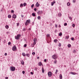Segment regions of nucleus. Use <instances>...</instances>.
I'll return each instance as SVG.
<instances>
[{
	"label": "nucleus",
	"instance_id": "f03ea898",
	"mask_svg": "<svg viewBox=\"0 0 79 79\" xmlns=\"http://www.w3.org/2000/svg\"><path fill=\"white\" fill-rule=\"evenodd\" d=\"M52 58L53 59L55 60L56 58H57V55L56 54H54L52 56Z\"/></svg>",
	"mask_w": 79,
	"mask_h": 79
},
{
	"label": "nucleus",
	"instance_id": "a18cd8bd",
	"mask_svg": "<svg viewBox=\"0 0 79 79\" xmlns=\"http://www.w3.org/2000/svg\"><path fill=\"white\" fill-rule=\"evenodd\" d=\"M11 13H13L14 12V10H11Z\"/></svg>",
	"mask_w": 79,
	"mask_h": 79
},
{
	"label": "nucleus",
	"instance_id": "cd10ccee",
	"mask_svg": "<svg viewBox=\"0 0 79 79\" xmlns=\"http://www.w3.org/2000/svg\"><path fill=\"white\" fill-rule=\"evenodd\" d=\"M26 3H23V6H26Z\"/></svg>",
	"mask_w": 79,
	"mask_h": 79
},
{
	"label": "nucleus",
	"instance_id": "5701e85b",
	"mask_svg": "<svg viewBox=\"0 0 79 79\" xmlns=\"http://www.w3.org/2000/svg\"><path fill=\"white\" fill-rule=\"evenodd\" d=\"M65 39H69V36H65Z\"/></svg>",
	"mask_w": 79,
	"mask_h": 79
},
{
	"label": "nucleus",
	"instance_id": "f3484780",
	"mask_svg": "<svg viewBox=\"0 0 79 79\" xmlns=\"http://www.w3.org/2000/svg\"><path fill=\"white\" fill-rule=\"evenodd\" d=\"M62 35V33L61 32H60L59 34V36H61V35Z\"/></svg>",
	"mask_w": 79,
	"mask_h": 79
},
{
	"label": "nucleus",
	"instance_id": "37998d69",
	"mask_svg": "<svg viewBox=\"0 0 79 79\" xmlns=\"http://www.w3.org/2000/svg\"><path fill=\"white\" fill-rule=\"evenodd\" d=\"M71 39L72 40H74V38H71Z\"/></svg>",
	"mask_w": 79,
	"mask_h": 79
},
{
	"label": "nucleus",
	"instance_id": "8fccbe9b",
	"mask_svg": "<svg viewBox=\"0 0 79 79\" xmlns=\"http://www.w3.org/2000/svg\"><path fill=\"white\" fill-rule=\"evenodd\" d=\"M17 26H19V23H17Z\"/></svg>",
	"mask_w": 79,
	"mask_h": 79
},
{
	"label": "nucleus",
	"instance_id": "f704fd0d",
	"mask_svg": "<svg viewBox=\"0 0 79 79\" xmlns=\"http://www.w3.org/2000/svg\"><path fill=\"white\" fill-rule=\"evenodd\" d=\"M35 52H33L32 53V55H35Z\"/></svg>",
	"mask_w": 79,
	"mask_h": 79
},
{
	"label": "nucleus",
	"instance_id": "a878e982",
	"mask_svg": "<svg viewBox=\"0 0 79 79\" xmlns=\"http://www.w3.org/2000/svg\"><path fill=\"white\" fill-rule=\"evenodd\" d=\"M37 18H38V19H40V17L39 16H38V17H37Z\"/></svg>",
	"mask_w": 79,
	"mask_h": 79
},
{
	"label": "nucleus",
	"instance_id": "052dcab7",
	"mask_svg": "<svg viewBox=\"0 0 79 79\" xmlns=\"http://www.w3.org/2000/svg\"><path fill=\"white\" fill-rule=\"evenodd\" d=\"M37 59H39V57H37Z\"/></svg>",
	"mask_w": 79,
	"mask_h": 79
},
{
	"label": "nucleus",
	"instance_id": "9b49d317",
	"mask_svg": "<svg viewBox=\"0 0 79 79\" xmlns=\"http://www.w3.org/2000/svg\"><path fill=\"white\" fill-rule=\"evenodd\" d=\"M5 27L6 29H8L9 28V26L7 25L5 26Z\"/></svg>",
	"mask_w": 79,
	"mask_h": 79
},
{
	"label": "nucleus",
	"instance_id": "a211bd4d",
	"mask_svg": "<svg viewBox=\"0 0 79 79\" xmlns=\"http://www.w3.org/2000/svg\"><path fill=\"white\" fill-rule=\"evenodd\" d=\"M61 16V13H59L58 14V16L60 17Z\"/></svg>",
	"mask_w": 79,
	"mask_h": 79
},
{
	"label": "nucleus",
	"instance_id": "6e6d98bb",
	"mask_svg": "<svg viewBox=\"0 0 79 79\" xmlns=\"http://www.w3.org/2000/svg\"><path fill=\"white\" fill-rule=\"evenodd\" d=\"M5 79H8V77H5Z\"/></svg>",
	"mask_w": 79,
	"mask_h": 79
},
{
	"label": "nucleus",
	"instance_id": "0eeeda50",
	"mask_svg": "<svg viewBox=\"0 0 79 79\" xmlns=\"http://www.w3.org/2000/svg\"><path fill=\"white\" fill-rule=\"evenodd\" d=\"M42 14V11L39 10L38 11V12H37L38 15H40V14L41 15Z\"/></svg>",
	"mask_w": 79,
	"mask_h": 79
},
{
	"label": "nucleus",
	"instance_id": "20e7f679",
	"mask_svg": "<svg viewBox=\"0 0 79 79\" xmlns=\"http://www.w3.org/2000/svg\"><path fill=\"white\" fill-rule=\"evenodd\" d=\"M29 23H30V20H27L25 23V25H26V26H27V25H28V24Z\"/></svg>",
	"mask_w": 79,
	"mask_h": 79
},
{
	"label": "nucleus",
	"instance_id": "2eb2a0df",
	"mask_svg": "<svg viewBox=\"0 0 79 79\" xmlns=\"http://www.w3.org/2000/svg\"><path fill=\"white\" fill-rule=\"evenodd\" d=\"M42 73H44V67H42Z\"/></svg>",
	"mask_w": 79,
	"mask_h": 79
},
{
	"label": "nucleus",
	"instance_id": "72a5a7b5",
	"mask_svg": "<svg viewBox=\"0 0 79 79\" xmlns=\"http://www.w3.org/2000/svg\"><path fill=\"white\" fill-rule=\"evenodd\" d=\"M27 46V44H24V47H26Z\"/></svg>",
	"mask_w": 79,
	"mask_h": 79
},
{
	"label": "nucleus",
	"instance_id": "c85d7f7f",
	"mask_svg": "<svg viewBox=\"0 0 79 79\" xmlns=\"http://www.w3.org/2000/svg\"><path fill=\"white\" fill-rule=\"evenodd\" d=\"M70 73L71 74H73V75H75V74H74V73L73 72H71Z\"/></svg>",
	"mask_w": 79,
	"mask_h": 79
},
{
	"label": "nucleus",
	"instance_id": "338daca9",
	"mask_svg": "<svg viewBox=\"0 0 79 79\" xmlns=\"http://www.w3.org/2000/svg\"><path fill=\"white\" fill-rule=\"evenodd\" d=\"M29 30H31V29L30 28H29Z\"/></svg>",
	"mask_w": 79,
	"mask_h": 79
},
{
	"label": "nucleus",
	"instance_id": "09e8293b",
	"mask_svg": "<svg viewBox=\"0 0 79 79\" xmlns=\"http://www.w3.org/2000/svg\"><path fill=\"white\" fill-rule=\"evenodd\" d=\"M35 44H36V43H35V42H34L33 43V44L34 45H35Z\"/></svg>",
	"mask_w": 79,
	"mask_h": 79
},
{
	"label": "nucleus",
	"instance_id": "aec40b11",
	"mask_svg": "<svg viewBox=\"0 0 79 79\" xmlns=\"http://www.w3.org/2000/svg\"><path fill=\"white\" fill-rule=\"evenodd\" d=\"M22 55L23 56H26V54L24 53H22Z\"/></svg>",
	"mask_w": 79,
	"mask_h": 79
},
{
	"label": "nucleus",
	"instance_id": "680f3d73",
	"mask_svg": "<svg viewBox=\"0 0 79 79\" xmlns=\"http://www.w3.org/2000/svg\"><path fill=\"white\" fill-rule=\"evenodd\" d=\"M21 16H22V18H23V15H21Z\"/></svg>",
	"mask_w": 79,
	"mask_h": 79
},
{
	"label": "nucleus",
	"instance_id": "412c9836",
	"mask_svg": "<svg viewBox=\"0 0 79 79\" xmlns=\"http://www.w3.org/2000/svg\"><path fill=\"white\" fill-rule=\"evenodd\" d=\"M70 5H71V4L69 2H68L67 4V5H68V6H69Z\"/></svg>",
	"mask_w": 79,
	"mask_h": 79
},
{
	"label": "nucleus",
	"instance_id": "de8ad7c7",
	"mask_svg": "<svg viewBox=\"0 0 79 79\" xmlns=\"http://www.w3.org/2000/svg\"><path fill=\"white\" fill-rule=\"evenodd\" d=\"M22 73L23 74H24L25 73V72L24 71H23Z\"/></svg>",
	"mask_w": 79,
	"mask_h": 79
},
{
	"label": "nucleus",
	"instance_id": "7ed1b4c3",
	"mask_svg": "<svg viewBox=\"0 0 79 79\" xmlns=\"http://www.w3.org/2000/svg\"><path fill=\"white\" fill-rule=\"evenodd\" d=\"M48 74L49 77H52V73L51 72L49 71L48 72Z\"/></svg>",
	"mask_w": 79,
	"mask_h": 79
},
{
	"label": "nucleus",
	"instance_id": "ea45409f",
	"mask_svg": "<svg viewBox=\"0 0 79 79\" xmlns=\"http://www.w3.org/2000/svg\"><path fill=\"white\" fill-rule=\"evenodd\" d=\"M54 3H53V2H52V4H51L52 6H53V5Z\"/></svg>",
	"mask_w": 79,
	"mask_h": 79
},
{
	"label": "nucleus",
	"instance_id": "9d476101",
	"mask_svg": "<svg viewBox=\"0 0 79 79\" xmlns=\"http://www.w3.org/2000/svg\"><path fill=\"white\" fill-rule=\"evenodd\" d=\"M38 65L39 66H41V65H42V63L41 62H40L38 63Z\"/></svg>",
	"mask_w": 79,
	"mask_h": 79
},
{
	"label": "nucleus",
	"instance_id": "423d86ee",
	"mask_svg": "<svg viewBox=\"0 0 79 79\" xmlns=\"http://www.w3.org/2000/svg\"><path fill=\"white\" fill-rule=\"evenodd\" d=\"M10 69H11V70L12 71H15V67H10Z\"/></svg>",
	"mask_w": 79,
	"mask_h": 79
},
{
	"label": "nucleus",
	"instance_id": "49530a36",
	"mask_svg": "<svg viewBox=\"0 0 79 79\" xmlns=\"http://www.w3.org/2000/svg\"><path fill=\"white\" fill-rule=\"evenodd\" d=\"M50 35L49 34H48L47 35V37H49Z\"/></svg>",
	"mask_w": 79,
	"mask_h": 79
},
{
	"label": "nucleus",
	"instance_id": "69168bd1",
	"mask_svg": "<svg viewBox=\"0 0 79 79\" xmlns=\"http://www.w3.org/2000/svg\"><path fill=\"white\" fill-rule=\"evenodd\" d=\"M36 69H37V68H36Z\"/></svg>",
	"mask_w": 79,
	"mask_h": 79
},
{
	"label": "nucleus",
	"instance_id": "e2e57ef3",
	"mask_svg": "<svg viewBox=\"0 0 79 79\" xmlns=\"http://www.w3.org/2000/svg\"><path fill=\"white\" fill-rule=\"evenodd\" d=\"M73 74H76V73H73Z\"/></svg>",
	"mask_w": 79,
	"mask_h": 79
},
{
	"label": "nucleus",
	"instance_id": "4c0bfd02",
	"mask_svg": "<svg viewBox=\"0 0 79 79\" xmlns=\"http://www.w3.org/2000/svg\"><path fill=\"white\" fill-rule=\"evenodd\" d=\"M61 44L60 43L59 45V47H61Z\"/></svg>",
	"mask_w": 79,
	"mask_h": 79
},
{
	"label": "nucleus",
	"instance_id": "4468645a",
	"mask_svg": "<svg viewBox=\"0 0 79 79\" xmlns=\"http://www.w3.org/2000/svg\"><path fill=\"white\" fill-rule=\"evenodd\" d=\"M21 63L22 64V65H23V64H24V61H23V60H22L21 61Z\"/></svg>",
	"mask_w": 79,
	"mask_h": 79
},
{
	"label": "nucleus",
	"instance_id": "79ce46f5",
	"mask_svg": "<svg viewBox=\"0 0 79 79\" xmlns=\"http://www.w3.org/2000/svg\"><path fill=\"white\" fill-rule=\"evenodd\" d=\"M52 3H56V1H53Z\"/></svg>",
	"mask_w": 79,
	"mask_h": 79
},
{
	"label": "nucleus",
	"instance_id": "a19ab883",
	"mask_svg": "<svg viewBox=\"0 0 79 79\" xmlns=\"http://www.w3.org/2000/svg\"><path fill=\"white\" fill-rule=\"evenodd\" d=\"M10 44H11V42H9L8 43V44L9 45H10Z\"/></svg>",
	"mask_w": 79,
	"mask_h": 79
},
{
	"label": "nucleus",
	"instance_id": "39448f33",
	"mask_svg": "<svg viewBox=\"0 0 79 79\" xmlns=\"http://www.w3.org/2000/svg\"><path fill=\"white\" fill-rule=\"evenodd\" d=\"M17 49L15 45L13 47L12 50L13 51H15Z\"/></svg>",
	"mask_w": 79,
	"mask_h": 79
},
{
	"label": "nucleus",
	"instance_id": "c756f323",
	"mask_svg": "<svg viewBox=\"0 0 79 79\" xmlns=\"http://www.w3.org/2000/svg\"><path fill=\"white\" fill-rule=\"evenodd\" d=\"M34 42H36V41H37V40H36V39H34Z\"/></svg>",
	"mask_w": 79,
	"mask_h": 79
},
{
	"label": "nucleus",
	"instance_id": "4d7b16f0",
	"mask_svg": "<svg viewBox=\"0 0 79 79\" xmlns=\"http://www.w3.org/2000/svg\"><path fill=\"white\" fill-rule=\"evenodd\" d=\"M31 74H33V72H31Z\"/></svg>",
	"mask_w": 79,
	"mask_h": 79
},
{
	"label": "nucleus",
	"instance_id": "bf43d9fd",
	"mask_svg": "<svg viewBox=\"0 0 79 79\" xmlns=\"http://www.w3.org/2000/svg\"><path fill=\"white\" fill-rule=\"evenodd\" d=\"M61 27V26L60 25H59V27Z\"/></svg>",
	"mask_w": 79,
	"mask_h": 79
},
{
	"label": "nucleus",
	"instance_id": "864d4df0",
	"mask_svg": "<svg viewBox=\"0 0 79 79\" xmlns=\"http://www.w3.org/2000/svg\"><path fill=\"white\" fill-rule=\"evenodd\" d=\"M69 17V19H72V18L71 17Z\"/></svg>",
	"mask_w": 79,
	"mask_h": 79
},
{
	"label": "nucleus",
	"instance_id": "1a4fd4ad",
	"mask_svg": "<svg viewBox=\"0 0 79 79\" xmlns=\"http://www.w3.org/2000/svg\"><path fill=\"white\" fill-rule=\"evenodd\" d=\"M12 18L15 19V18H16V15L15 14L13 15L12 16Z\"/></svg>",
	"mask_w": 79,
	"mask_h": 79
},
{
	"label": "nucleus",
	"instance_id": "ddd939ff",
	"mask_svg": "<svg viewBox=\"0 0 79 79\" xmlns=\"http://www.w3.org/2000/svg\"><path fill=\"white\" fill-rule=\"evenodd\" d=\"M71 45L70 44H69L68 45V47L69 48H70V47H71Z\"/></svg>",
	"mask_w": 79,
	"mask_h": 79
},
{
	"label": "nucleus",
	"instance_id": "393cba45",
	"mask_svg": "<svg viewBox=\"0 0 79 79\" xmlns=\"http://www.w3.org/2000/svg\"><path fill=\"white\" fill-rule=\"evenodd\" d=\"M34 6V4H32V5L31 6V7L33 8Z\"/></svg>",
	"mask_w": 79,
	"mask_h": 79
},
{
	"label": "nucleus",
	"instance_id": "dca6fc26",
	"mask_svg": "<svg viewBox=\"0 0 79 79\" xmlns=\"http://www.w3.org/2000/svg\"><path fill=\"white\" fill-rule=\"evenodd\" d=\"M32 15L33 16H34V17L35 16V13H33L32 14Z\"/></svg>",
	"mask_w": 79,
	"mask_h": 79
},
{
	"label": "nucleus",
	"instance_id": "b1692460",
	"mask_svg": "<svg viewBox=\"0 0 79 79\" xmlns=\"http://www.w3.org/2000/svg\"><path fill=\"white\" fill-rule=\"evenodd\" d=\"M23 3L21 4L20 5V7H21V6L23 7Z\"/></svg>",
	"mask_w": 79,
	"mask_h": 79
},
{
	"label": "nucleus",
	"instance_id": "0e129e2a",
	"mask_svg": "<svg viewBox=\"0 0 79 79\" xmlns=\"http://www.w3.org/2000/svg\"><path fill=\"white\" fill-rule=\"evenodd\" d=\"M23 31H25V29H23Z\"/></svg>",
	"mask_w": 79,
	"mask_h": 79
},
{
	"label": "nucleus",
	"instance_id": "c03bdc74",
	"mask_svg": "<svg viewBox=\"0 0 79 79\" xmlns=\"http://www.w3.org/2000/svg\"><path fill=\"white\" fill-rule=\"evenodd\" d=\"M44 61V62H46V61H47V60H46V59H45Z\"/></svg>",
	"mask_w": 79,
	"mask_h": 79
},
{
	"label": "nucleus",
	"instance_id": "f8f14e48",
	"mask_svg": "<svg viewBox=\"0 0 79 79\" xmlns=\"http://www.w3.org/2000/svg\"><path fill=\"white\" fill-rule=\"evenodd\" d=\"M59 77L60 79H62V75L61 74L60 75Z\"/></svg>",
	"mask_w": 79,
	"mask_h": 79
},
{
	"label": "nucleus",
	"instance_id": "5fc2aeb1",
	"mask_svg": "<svg viewBox=\"0 0 79 79\" xmlns=\"http://www.w3.org/2000/svg\"><path fill=\"white\" fill-rule=\"evenodd\" d=\"M57 32V30H55V32Z\"/></svg>",
	"mask_w": 79,
	"mask_h": 79
},
{
	"label": "nucleus",
	"instance_id": "3c124183",
	"mask_svg": "<svg viewBox=\"0 0 79 79\" xmlns=\"http://www.w3.org/2000/svg\"><path fill=\"white\" fill-rule=\"evenodd\" d=\"M34 10L35 11H37V9L35 8L34 9Z\"/></svg>",
	"mask_w": 79,
	"mask_h": 79
},
{
	"label": "nucleus",
	"instance_id": "2f4dec72",
	"mask_svg": "<svg viewBox=\"0 0 79 79\" xmlns=\"http://www.w3.org/2000/svg\"><path fill=\"white\" fill-rule=\"evenodd\" d=\"M26 56H28V57H29V54H26Z\"/></svg>",
	"mask_w": 79,
	"mask_h": 79
},
{
	"label": "nucleus",
	"instance_id": "473e14b6",
	"mask_svg": "<svg viewBox=\"0 0 79 79\" xmlns=\"http://www.w3.org/2000/svg\"><path fill=\"white\" fill-rule=\"evenodd\" d=\"M64 26H67V23H65L64 24Z\"/></svg>",
	"mask_w": 79,
	"mask_h": 79
},
{
	"label": "nucleus",
	"instance_id": "e433bc0d",
	"mask_svg": "<svg viewBox=\"0 0 79 79\" xmlns=\"http://www.w3.org/2000/svg\"><path fill=\"white\" fill-rule=\"evenodd\" d=\"M72 26H73V27H75V25L74 24H73L72 25Z\"/></svg>",
	"mask_w": 79,
	"mask_h": 79
},
{
	"label": "nucleus",
	"instance_id": "603ef678",
	"mask_svg": "<svg viewBox=\"0 0 79 79\" xmlns=\"http://www.w3.org/2000/svg\"><path fill=\"white\" fill-rule=\"evenodd\" d=\"M7 55V53H5V56H6Z\"/></svg>",
	"mask_w": 79,
	"mask_h": 79
},
{
	"label": "nucleus",
	"instance_id": "c9c22d12",
	"mask_svg": "<svg viewBox=\"0 0 79 79\" xmlns=\"http://www.w3.org/2000/svg\"><path fill=\"white\" fill-rule=\"evenodd\" d=\"M56 60H55V61H54V63L56 64Z\"/></svg>",
	"mask_w": 79,
	"mask_h": 79
},
{
	"label": "nucleus",
	"instance_id": "4be33fe9",
	"mask_svg": "<svg viewBox=\"0 0 79 79\" xmlns=\"http://www.w3.org/2000/svg\"><path fill=\"white\" fill-rule=\"evenodd\" d=\"M58 41V40H54V42L55 43H56L57 42V41Z\"/></svg>",
	"mask_w": 79,
	"mask_h": 79
},
{
	"label": "nucleus",
	"instance_id": "f257e3e1",
	"mask_svg": "<svg viewBox=\"0 0 79 79\" xmlns=\"http://www.w3.org/2000/svg\"><path fill=\"white\" fill-rule=\"evenodd\" d=\"M21 37V35H18L17 36H15V39H17V40L18 39H19V38Z\"/></svg>",
	"mask_w": 79,
	"mask_h": 79
},
{
	"label": "nucleus",
	"instance_id": "6e6552de",
	"mask_svg": "<svg viewBox=\"0 0 79 79\" xmlns=\"http://www.w3.org/2000/svg\"><path fill=\"white\" fill-rule=\"evenodd\" d=\"M40 5V4H39L38 2H37L36 4L35 5L36 6H37V7H39Z\"/></svg>",
	"mask_w": 79,
	"mask_h": 79
},
{
	"label": "nucleus",
	"instance_id": "13d9d810",
	"mask_svg": "<svg viewBox=\"0 0 79 79\" xmlns=\"http://www.w3.org/2000/svg\"><path fill=\"white\" fill-rule=\"evenodd\" d=\"M55 27L56 28L57 27V25L55 24Z\"/></svg>",
	"mask_w": 79,
	"mask_h": 79
},
{
	"label": "nucleus",
	"instance_id": "58836bf2",
	"mask_svg": "<svg viewBox=\"0 0 79 79\" xmlns=\"http://www.w3.org/2000/svg\"><path fill=\"white\" fill-rule=\"evenodd\" d=\"M73 3H75L76 2V1L75 0H73Z\"/></svg>",
	"mask_w": 79,
	"mask_h": 79
},
{
	"label": "nucleus",
	"instance_id": "6ab92c4d",
	"mask_svg": "<svg viewBox=\"0 0 79 79\" xmlns=\"http://www.w3.org/2000/svg\"><path fill=\"white\" fill-rule=\"evenodd\" d=\"M8 17L9 18H11V15H8Z\"/></svg>",
	"mask_w": 79,
	"mask_h": 79
},
{
	"label": "nucleus",
	"instance_id": "bb28decb",
	"mask_svg": "<svg viewBox=\"0 0 79 79\" xmlns=\"http://www.w3.org/2000/svg\"><path fill=\"white\" fill-rule=\"evenodd\" d=\"M58 70L56 69V73H55V74H57V73H58Z\"/></svg>",
	"mask_w": 79,
	"mask_h": 79
},
{
	"label": "nucleus",
	"instance_id": "7c9ffc66",
	"mask_svg": "<svg viewBox=\"0 0 79 79\" xmlns=\"http://www.w3.org/2000/svg\"><path fill=\"white\" fill-rule=\"evenodd\" d=\"M73 52V53H76V50H74Z\"/></svg>",
	"mask_w": 79,
	"mask_h": 79
}]
</instances>
